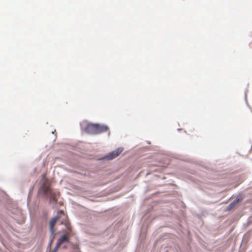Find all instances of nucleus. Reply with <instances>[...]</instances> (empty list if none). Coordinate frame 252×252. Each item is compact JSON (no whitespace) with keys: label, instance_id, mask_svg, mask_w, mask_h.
<instances>
[{"label":"nucleus","instance_id":"423d86ee","mask_svg":"<svg viewBox=\"0 0 252 252\" xmlns=\"http://www.w3.org/2000/svg\"><path fill=\"white\" fill-rule=\"evenodd\" d=\"M69 241V238L68 237H67L65 235H63L62 237H61L57 242V247H60L61 245L65 242H68Z\"/></svg>","mask_w":252,"mask_h":252},{"label":"nucleus","instance_id":"f257e3e1","mask_svg":"<svg viewBox=\"0 0 252 252\" xmlns=\"http://www.w3.org/2000/svg\"><path fill=\"white\" fill-rule=\"evenodd\" d=\"M59 224H63L65 228L63 229L62 231L65 232L66 234H69L71 231V226L67 220V217L64 214L63 211L60 210L58 212L57 215L52 219L50 221V230L51 235L52 236V239L49 244L50 246L53 239L54 238V226L56 223Z\"/></svg>","mask_w":252,"mask_h":252},{"label":"nucleus","instance_id":"7ed1b4c3","mask_svg":"<svg viewBox=\"0 0 252 252\" xmlns=\"http://www.w3.org/2000/svg\"><path fill=\"white\" fill-rule=\"evenodd\" d=\"M84 131L89 134H96V124H88L84 128Z\"/></svg>","mask_w":252,"mask_h":252},{"label":"nucleus","instance_id":"0eeeda50","mask_svg":"<svg viewBox=\"0 0 252 252\" xmlns=\"http://www.w3.org/2000/svg\"><path fill=\"white\" fill-rule=\"evenodd\" d=\"M60 247H57V244H56V246L55 247V248H54V250L53 251H51L52 252H57L58 249H59Z\"/></svg>","mask_w":252,"mask_h":252},{"label":"nucleus","instance_id":"39448f33","mask_svg":"<svg viewBox=\"0 0 252 252\" xmlns=\"http://www.w3.org/2000/svg\"><path fill=\"white\" fill-rule=\"evenodd\" d=\"M109 129L108 127L105 125H101L96 124V134L100 133L102 132H106Z\"/></svg>","mask_w":252,"mask_h":252},{"label":"nucleus","instance_id":"20e7f679","mask_svg":"<svg viewBox=\"0 0 252 252\" xmlns=\"http://www.w3.org/2000/svg\"><path fill=\"white\" fill-rule=\"evenodd\" d=\"M123 151V149L121 148H118L116 150L112 152L111 153L108 154L105 156V158L107 159H112L117 157H118L120 153Z\"/></svg>","mask_w":252,"mask_h":252},{"label":"nucleus","instance_id":"f03ea898","mask_svg":"<svg viewBox=\"0 0 252 252\" xmlns=\"http://www.w3.org/2000/svg\"><path fill=\"white\" fill-rule=\"evenodd\" d=\"M50 186L51 184L49 180L45 179L43 183L39 188V191L50 198V202H56L58 200L57 196L59 195V192L54 191Z\"/></svg>","mask_w":252,"mask_h":252},{"label":"nucleus","instance_id":"6e6552de","mask_svg":"<svg viewBox=\"0 0 252 252\" xmlns=\"http://www.w3.org/2000/svg\"><path fill=\"white\" fill-rule=\"evenodd\" d=\"M233 206V204H230L227 207V210H230L231 209V208L232 207V206Z\"/></svg>","mask_w":252,"mask_h":252}]
</instances>
